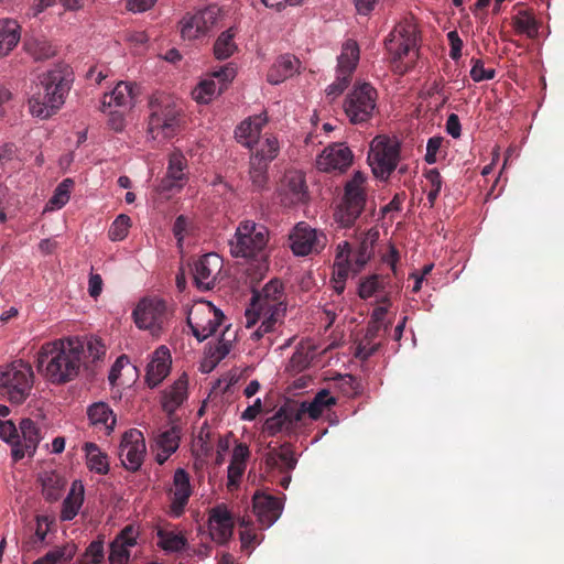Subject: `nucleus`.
I'll list each match as a JSON object with an SVG mask.
<instances>
[{
	"instance_id": "1",
	"label": "nucleus",
	"mask_w": 564,
	"mask_h": 564,
	"mask_svg": "<svg viewBox=\"0 0 564 564\" xmlns=\"http://www.w3.org/2000/svg\"><path fill=\"white\" fill-rule=\"evenodd\" d=\"M83 347L78 337L45 343L37 352V370L53 384L74 380L82 367Z\"/></svg>"
},
{
	"instance_id": "2",
	"label": "nucleus",
	"mask_w": 564,
	"mask_h": 564,
	"mask_svg": "<svg viewBox=\"0 0 564 564\" xmlns=\"http://www.w3.org/2000/svg\"><path fill=\"white\" fill-rule=\"evenodd\" d=\"M286 312V295L283 283L279 279L270 280L261 291H253L250 307L247 308L246 327L251 328L261 319V325L252 334L260 339L264 334L274 329Z\"/></svg>"
},
{
	"instance_id": "3",
	"label": "nucleus",
	"mask_w": 564,
	"mask_h": 564,
	"mask_svg": "<svg viewBox=\"0 0 564 564\" xmlns=\"http://www.w3.org/2000/svg\"><path fill=\"white\" fill-rule=\"evenodd\" d=\"M69 74L66 69L54 68L40 77L37 91L29 99V110L33 117L48 119L65 102L70 88Z\"/></svg>"
},
{
	"instance_id": "4",
	"label": "nucleus",
	"mask_w": 564,
	"mask_h": 564,
	"mask_svg": "<svg viewBox=\"0 0 564 564\" xmlns=\"http://www.w3.org/2000/svg\"><path fill=\"white\" fill-rule=\"evenodd\" d=\"M270 232L267 226L253 220H243L236 228L229 241L230 253L235 258H245L258 262L259 270H268V243Z\"/></svg>"
},
{
	"instance_id": "5",
	"label": "nucleus",
	"mask_w": 564,
	"mask_h": 564,
	"mask_svg": "<svg viewBox=\"0 0 564 564\" xmlns=\"http://www.w3.org/2000/svg\"><path fill=\"white\" fill-rule=\"evenodd\" d=\"M394 72L406 73L417 56V29L410 20L398 23L384 41Z\"/></svg>"
},
{
	"instance_id": "6",
	"label": "nucleus",
	"mask_w": 564,
	"mask_h": 564,
	"mask_svg": "<svg viewBox=\"0 0 564 564\" xmlns=\"http://www.w3.org/2000/svg\"><path fill=\"white\" fill-rule=\"evenodd\" d=\"M34 372L29 362L21 359L0 367V395L14 404L23 403L31 394Z\"/></svg>"
},
{
	"instance_id": "7",
	"label": "nucleus",
	"mask_w": 564,
	"mask_h": 564,
	"mask_svg": "<svg viewBox=\"0 0 564 564\" xmlns=\"http://www.w3.org/2000/svg\"><path fill=\"white\" fill-rule=\"evenodd\" d=\"M366 181V176L357 171L346 183L343 202L335 214L336 220L341 227H352L365 209L367 200Z\"/></svg>"
},
{
	"instance_id": "8",
	"label": "nucleus",
	"mask_w": 564,
	"mask_h": 564,
	"mask_svg": "<svg viewBox=\"0 0 564 564\" xmlns=\"http://www.w3.org/2000/svg\"><path fill=\"white\" fill-rule=\"evenodd\" d=\"M264 478L270 482H278L282 488L288 489L291 482V473L295 469L297 458L290 443L279 447L268 446L263 455Z\"/></svg>"
},
{
	"instance_id": "9",
	"label": "nucleus",
	"mask_w": 564,
	"mask_h": 564,
	"mask_svg": "<svg viewBox=\"0 0 564 564\" xmlns=\"http://www.w3.org/2000/svg\"><path fill=\"white\" fill-rule=\"evenodd\" d=\"M378 93L369 83H356L345 98L344 110L352 124L368 122L377 108Z\"/></svg>"
},
{
	"instance_id": "10",
	"label": "nucleus",
	"mask_w": 564,
	"mask_h": 564,
	"mask_svg": "<svg viewBox=\"0 0 564 564\" xmlns=\"http://www.w3.org/2000/svg\"><path fill=\"white\" fill-rule=\"evenodd\" d=\"M150 107L148 133L154 140L173 138L180 128L181 109L169 98L151 101Z\"/></svg>"
},
{
	"instance_id": "11",
	"label": "nucleus",
	"mask_w": 564,
	"mask_h": 564,
	"mask_svg": "<svg viewBox=\"0 0 564 564\" xmlns=\"http://www.w3.org/2000/svg\"><path fill=\"white\" fill-rule=\"evenodd\" d=\"M400 158V145L387 137H377L372 140L368 161L377 177L388 178L395 170Z\"/></svg>"
},
{
	"instance_id": "12",
	"label": "nucleus",
	"mask_w": 564,
	"mask_h": 564,
	"mask_svg": "<svg viewBox=\"0 0 564 564\" xmlns=\"http://www.w3.org/2000/svg\"><path fill=\"white\" fill-rule=\"evenodd\" d=\"M360 50L354 40H347L338 56L337 78L326 88V96L334 100L340 96L350 83L351 75L359 62Z\"/></svg>"
},
{
	"instance_id": "13",
	"label": "nucleus",
	"mask_w": 564,
	"mask_h": 564,
	"mask_svg": "<svg viewBox=\"0 0 564 564\" xmlns=\"http://www.w3.org/2000/svg\"><path fill=\"white\" fill-rule=\"evenodd\" d=\"M223 319L224 314L210 302H200L194 305L187 315V324L199 341L214 335Z\"/></svg>"
},
{
	"instance_id": "14",
	"label": "nucleus",
	"mask_w": 564,
	"mask_h": 564,
	"mask_svg": "<svg viewBox=\"0 0 564 564\" xmlns=\"http://www.w3.org/2000/svg\"><path fill=\"white\" fill-rule=\"evenodd\" d=\"M170 313L164 300L152 297L143 299L133 311L135 325L158 335L169 321Z\"/></svg>"
},
{
	"instance_id": "15",
	"label": "nucleus",
	"mask_w": 564,
	"mask_h": 564,
	"mask_svg": "<svg viewBox=\"0 0 564 564\" xmlns=\"http://www.w3.org/2000/svg\"><path fill=\"white\" fill-rule=\"evenodd\" d=\"M290 247L295 256L305 257L311 253H319L327 243V237L323 231L312 228L304 221L294 226L289 235Z\"/></svg>"
},
{
	"instance_id": "16",
	"label": "nucleus",
	"mask_w": 564,
	"mask_h": 564,
	"mask_svg": "<svg viewBox=\"0 0 564 564\" xmlns=\"http://www.w3.org/2000/svg\"><path fill=\"white\" fill-rule=\"evenodd\" d=\"M220 10L209 6L195 13H186L180 21V33L183 40H196L206 35L217 23Z\"/></svg>"
},
{
	"instance_id": "17",
	"label": "nucleus",
	"mask_w": 564,
	"mask_h": 564,
	"mask_svg": "<svg viewBox=\"0 0 564 564\" xmlns=\"http://www.w3.org/2000/svg\"><path fill=\"white\" fill-rule=\"evenodd\" d=\"M145 453V440L141 431L131 429L122 435L119 457L127 470L138 471L143 464Z\"/></svg>"
},
{
	"instance_id": "18",
	"label": "nucleus",
	"mask_w": 564,
	"mask_h": 564,
	"mask_svg": "<svg viewBox=\"0 0 564 564\" xmlns=\"http://www.w3.org/2000/svg\"><path fill=\"white\" fill-rule=\"evenodd\" d=\"M192 494L193 487L191 485L189 474L183 468H177L174 471L172 485L167 489V496L170 498L167 513L172 518L182 517L185 512Z\"/></svg>"
},
{
	"instance_id": "19",
	"label": "nucleus",
	"mask_w": 564,
	"mask_h": 564,
	"mask_svg": "<svg viewBox=\"0 0 564 564\" xmlns=\"http://www.w3.org/2000/svg\"><path fill=\"white\" fill-rule=\"evenodd\" d=\"M352 152L345 143H333L317 156L316 166L323 172H344L352 163Z\"/></svg>"
},
{
	"instance_id": "20",
	"label": "nucleus",
	"mask_w": 564,
	"mask_h": 564,
	"mask_svg": "<svg viewBox=\"0 0 564 564\" xmlns=\"http://www.w3.org/2000/svg\"><path fill=\"white\" fill-rule=\"evenodd\" d=\"M19 431L21 433L22 441L20 437L13 444V448L11 451L12 458L18 462L22 459L25 454L33 455L37 448V445L42 438L41 430L37 424L29 419H22L19 423Z\"/></svg>"
},
{
	"instance_id": "21",
	"label": "nucleus",
	"mask_w": 564,
	"mask_h": 564,
	"mask_svg": "<svg viewBox=\"0 0 564 564\" xmlns=\"http://www.w3.org/2000/svg\"><path fill=\"white\" fill-rule=\"evenodd\" d=\"M252 508L262 528L271 527L281 516L282 501L271 495L257 491L252 497Z\"/></svg>"
},
{
	"instance_id": "22",
	"label": "nucleus",
	"mask_w": 564,
	"mask_h": 564,
	"mask_svg": "<svg viewBox=\"0 0 564 564\" xmlns=\"http://www.w3.org/2000/svg\"><path fill=\"white\" fill-rule=\"evenodd\" d=\"M221 262L218 254L206 253L194 263L193 275L198 289L210 290L214 288Z\"/></svg>"
},
{
	"instance_id": "23",
	"label": "nucleus",
	"mask_w": 564,
	"mask_h": 564,
	"mask_svg": "<svg viewBox=\"0 0 564 564\" xmlns=\"http://www.w3.org/2000/svg\"><path fill=\"white\" fill-rule=\"evenodd\" d=\"M209 531L212 539L226 544L234 532V519L225 505L214 507L209 512Z\"/></svg>"
},
{
	"instance_id": "24",
	"label": "nucleus",
	"mask_w": 564,
	"mask_h": 564,
	"mask_svg": "<svg viewBox=\"0 0 564 564\" xmlns=\"http://www.w3.org/2000/svg\"><path fill=\"white\" fill-rule=\"evenodd\" d=\"M303 417V411L296 409L281 406L272 416L268 417L263 424V432L269 436L278 433H292L295 424Z\"/></svg>"
},
{
	"instance_id": "25",
	"label": "nucleus",
	"mask_w": 564,
	"mask_h": 564,
	"mask_svg": "<svg viewBox=\"0 0 564 564\" xmlns=\"http://www.w3.org/2000/svg\"><path fill=\"white\" fill-rule=\"evenodd\" d=\"M171 362V354L167 347L160 346L153 352L152 359L148 364L145 375V381L150 388L160 384L170 373Z\"/></svg>"
},
{
	"instance_id": "26",
	"label": "nucleus",
	"mask_w": 564,
	"mask_h": 564,
	"mask_svg": "<svg viewBox=\"0 0 564 564\" xmlns=\"http://www.w3.org/2000/svg\"><path fill=\"white\" fill-rule=\"evenodd\" d=\"M265 115H257L245 119L236 129L235 138L243 147L252 149L259 142L263 127L267 124Z\"/></svg>"
},
{
	"instance_id": "27",
	"label": "nucleus",
	"mask_w": 564,
	"mask_h": 564,
	"mask_svg": "<svg viewBox=\"0 0 564 564\" xmlns=\"http://www.w3.org/2000/svg\"><path fill=\"white\" fill-rule=\"evenodd\" d=\"M187 376L182 375L167 390L164 391L162 408L169 416H172L187 399Z\"/></svg>"
},
{
	"instance_id": "28",
	"label": "nucleus",
	"mask_w": 564,
	"mask_h": 564,
	"mask_svg": "<svg viewBox=\"0 0 564 564\" xmlns=\"http://www.w3.org/2000/svg\"><path fill=\"white\" fill-rule=\"evenodd\" d=\"M135 86L120 82L109 93L104 95L102 107H118L123 109H130L134 105L135 99Z\"/></svg>"
},
{
	"instance_id": "29",
	"label": "nucleus",
	"mask_w": 564,
	"mask_h": 564,
	"mask_svg": "<svg viewBox=\"0 0 564 564\" xmlns=\"http://www.w3.org/2000/svg\"><path fill=\"white\" fill-rule=\"evenodd\" d=\"M180 440L181 430L176 425L171 426L158 435L156 446L159 452L155 456V462L159 465H163L169 457L176 452L180 445Z\"/></svg>"
},
{
	"instance_id": "30",
	"label": "nucleus",
	"mask_w": 564,
	"mask_h": 564,
	"mask_svg": "<svg viewBox=\"0 0 564 564\" xmlns=\"http://www.w3.org/2000/svg\"><path fill=\"white\" fill-rule=\"evenodd\" d=\"M87 415L91 425L104 429L110 434L116 425V415L106 402H95L87 409Z\"/></svg>"
},
{
	"instance_id": "31",
	"label": "nucleus",
	"mask_w": 564,
	"mask_h": 564,
	"mask_svg": "<svg viewBox=\"0 0 564 564\" xmlns=\"http://www.w3.org/2000/svg\"><path fill=\"white\" fill-rule=\"evenodd\" d=\"M21 39V26L13 19H0V58L7 56Z\"/></svg>"
},
{
	"instance_id": "32",
	"label": "nucleus",
	"mask_w": 564,
	"mask_h": 564,
	"mask_svg": "<svg viewBox=\"0 0 564 564\" xmlns=\"http://www.w3.org/2000/svg\"><path fill=\"white\" fill-rule=\"evenodd\" d=\"M85 489L84 485L79 480H75L69 489L67 497L64 499L61 510V520L70 521L73 520L84 502Z\"/></svg>"
},
{
	"instance_id": "33",
	"label": "nucleus",
	"mask_w": 564,
	"mask_h": 564,
	"mask_svg": "<svg viewBox=\"0 0 564 564\" xmlns=\"http://www.w3.org/2000/svg\"><path fill=\"white\" fill-rule=\"evenodd\" d=\"M297 66L299 61L295 57L291 55L280 56L268 72V82L272 85L284 82L296 73Z\"/></svg>"
},
{
	"instance_id": "34",
	"label": "nucleus",
	"mask_w": 564,
	"mask_h": 564,
	"mask_svg": "<svg viewBox=\"0 0 564 564\" xmlns=\"http://www.w3.org/2000/svg\"><path fill=\"white\" fill-rule=\"evenodd\" d=\"M285 194L291 204L304 203L308 198L305 177L300 172H290L285 175Z\"/></svg>"
},
{
	"instance_id": "35",
	"label": "nucleus",
	"mask_w": 564,
	"mask_h": 564,
	"mask_svg": "<svg viewBox=\"0 0 564 564\" xmlns=\"http://www.w3.org/2000/svg\"><path fill=\"white\" fill-rule=\"evenodd\" d=\"M315 356V346L301 343L292 354L286 370L293 375L307 369Z\"/></svg>"
},
{
	"instance_id": "36",
	"label": "nucleus",
	"mask_w": 564,
	"mask_h": 564,
	"mask_svg": "<svg viewBox=\"0 0 564 564\" xmlns=\"http://www.w3.org/2000/svg\"><path fill=\"white\" fill-rule=\"evenodd\" d=\"M334 404H336V399L330 395L328 390L323 389L316 393L310 403H302L301 408L296 409V411H303V414L307 413L311 419L317 420L324 410L329 409Z\"/></svg>"
},
{
	"instance_id": "37",
	"label": "nucleus",
	"mask_w": 564,
	"mask_h": 564,
	"mask_svg": "<svg viewBox=\"0 0 564 564\" xmlns=\"http://www.w3.org/2000/svg\"><path fill=\"white\" fill-rule=\"evenodd\" d=\"M84 451L86 453V464L89 470L99 475H106L109 471V462L106 453L95 443H85Z\"/></svg>"
},
{
	"instance_id": "38",
	"label": "nucleus",
	"mask_w": 564,
	"mask_h": 564,
	"mask_svg": "<svg viewBox=\"0 0 564 564\" xmlns=\"http://www.w3.org/2000/svg\"><path fill=\"white\" fill-rule=\"evenodd\" d=\"M237 33L238 29L230 26L218 35L214 44V55L217 59H227L237 51L238 47L234 41Z\"/></svg>"
},
{
	"instance_id": "39",
	"label": "nucleus",
	"mask_w": 564,
	"mask_h": 564,
	"mask_svg": "<svg viewBox=\"0 0 564 564\" xmlns=\"http://www.w3.org/2000/svg\"><path fill=\"white\" fill-rule=\"evenodd\" d=\"M512 26L518 34H524L529 39H535L539 34L540 23L529 10H520L512 18Z\"/></svg>"
},
{
	"instance_id": "40",
	"label": "nucleus",
	"mask_w": 564,
	"mask_h": 564,
	"mask_svg": "<svg viewBox=\"0 0 564 564\" xmlns=\"http://www.w3.org/2000/svg\"><path fill=\"white\" fill-rule=\"evenodd\" d=\"M265 162H260L257 158H250L249 162V180L256 192H262L268 188L269 175Z\"/></svg>"
},
{
	"instance_id": "41",
	"label": "nucleus",
	"mask_w": 564,
	"mask_h": 564,
	"mask_svg": "<svg viewBox=\"0 0 564 564\" xmlns=\"http://www.w3.org/2000/svg\"><path fill=\"white\" fill-rule=\"evenodd\" d=\"M390 283L391 281L389 276L372 274L360 282L358 288V295L360 299L367 300L377 292L386 291V289L390 286Z\"/></svg>"
},
{
	"instance_id": "42",
	"label": "nucleus",
	"mask_w": 564,
	"mask_h": 564,
	"mask_svg": "<svg viewBox=\"0 0 564 564\" xmlns=\"http://www.w3.org/2000/svg\"><path fill=\"white\" fill-rule=\"evenodd\" d=\"M156 535L158 545L165 552H180L187 545V540L182 533L159 529Z\"/></svg>"
},
{
	"instance_id": "43",
	"label": "nucleus",
	"mask_w": 564,
	"mask_h": 564,
	"mask_svg": "<svg viewBox=\"0 0 564 564\" xmlns=\"http://www.w3.org/2000/svg\"><path fill=\"white\" fill-rule=\"evenodd\" d=\"M79 343L84 346L82 354V366L88 362H96L100 360L106 354L105 345L95 337L89 339H80Z\"/></svg>"
},
{
	"instance_id": "44",
	"label": "nucleus",
	"mask_w": 564,
	"mask_h": 564,
	"mask_svg": "<svg viewBox=\"0 0 564 564\" xmlns=\"http://www.w3.org/2000/svg\"><path fill=\"white\" fill-rule=\"evenodd\" d=\"M257 144H259V148L250 158H257L260 162H265L269 164L278 156L280 145L278 139L274 135H267L264 140H259Z\"/></svg>"
},
{
	"instance_id": "45",
	"label": "nucleus",
	"mask_w": 564,
	"mask_h": 564,
	"mask_svg": "<svg viewBox=\"0 0 564 564\" xmlns=\"http://www.w3.org/2000/svg\"><path fill=\"white\" fill-rule=\"evenodd\" d=\"M65 484V479L58 475H46L43 478V496L50 502L58 500Z\"/></svg>"
},
{
	"instance_id": "46",
	"label": "nucleus",
	"mask_w": 564,
	"mask_h": 564,
	"mask_svg": "<svg viewBox=\"0 0 564 564\" xmlns=\"http://www.w3.org/2000/svg\"><path fill=\"white\" fill-rule=\"evenodd\" d=\"M219 84L214 79H205L199 83V85L194 89L193 96L195 100L199 104H207L214 97L220 95L218 93Z\"/></svg>"
},
{
	"instance_id": "47",
	"label": "nucleus",
	"mask_w": 564,
	"mask_h": 564,
	"mask_svg": "<svg viewBox=\"0 0 564 564\" xmlns=\"http://www.w3.org/2000/svg\"><path fill=\"white\" fill-rule=\"evenodd\" d=\"M105 541L102 536L90 542L82 556L80 564H100L105 558Z\"/></svg>"
},
{
	"instance_id": "48",
	"label": "nucleus",
	"mask_w": 564,
	"mask_h": 564,
	"mask_svg": "<svg viewBox=\"0 0 564 564\" xmlns=\"http://www.w3.org/2000/svg\"><path fill=\"white\" fill-rule=\"evenodd\" d=\"M74 187V181L72 178H65L62 183L57 185L54 191L53 196L50 198L48 204L52 208H62L65 206L70 197V191Z\"/></svg>"
},
{
	"instance_id": "49",
	"label": "nucleus",
	"mask_w": 564,
	"mask_h": 564,
	"mask_svg": "<svg viewBox=\"0 0 564 564\" xmlns=\"http://www.w3.org/2000/svg\"><path fill=\"white\" fill-rule=\"evenodd\" d=\"M131 227V219L129 216L124 214H120L117 216V218L112 221L109 230H108V237L111 241H121L123 240L128 234L129 228Z\"/></svg>"
},
{
	"instance_id": "50",
	"label": "nucleus",
	"mask_w": 564,
	"mask_h": 564,
	"mask_svg": "<svg viewBox=\"0 0 564 564\" xmlns=\"http://www.w3.org/2000/svg\"><path fill=\"white\" fill-rule=\"evenodd\" d=\"M424 176L430 186L427 191V202L430 204V207H433L442 188V177L436 169L427 170L424 173Z\"/></svg>"
},
{
	"instance_id": "51",
	"label": "nucleus",
	"mask_w": 564,
	"mask_h": 564,
	"mask_svg": "<svg viewBox=\"0 0 564 564\" xmlns=\"http://www.w3.org/2000/svg\"><path fill=\"white\" fill-rule=\"evenodd\" d=\"M74 554L73 547L62 546L47 552L44 556L37 558L34 564H57L61 561L68 562Z\"/></svg>"
},
{
	"instance_id": "52",
	"label": "nucleus",
	"mask_w": 564,
	"mask_h": 564,
	"mask_svg": "<svg viewBox=\"0 0 564 564\" xmlns=\"http://www.w3.org/2000/svg\"><path fill=\"white\" fill-rule=\"evenodd\" d=\"M379 236L378 230H369L367 238L360 243L357 254L355 256L356 271L360 270L370 258L368 240L373 242Z\"/></svg>"
},
{
	"instance_id": "53",
	"label": "nucleus",
	"mask_w": 564,
	"mask_h": 564,
	"mask_svg": "<svg viewBox=\"0 0 564 564\" xmlns=\"http://www.w3.org/2000/svg\"><path fill=\"white\" fill-rule=\"evenodd\" d=\"M470 77L474 82L479 83L482 80L494 79L496 70L494 68H485L484 62L479 58L471 59Z\"/></svg>"
},
{
	"instance_id": "54",
	"label": "nucleus",
	"mask_w": 564,
	"mask_h": 564,
	"mask_svg": "<svg viewBox=\"0 0 564 564\" xmlns=\"http://www.w3.org/2000/svg\"><path fill=\"white\" fill-rule=\"evenodd\" d=\"M185 166V158L181 153H173L170 156L167 175L175 181H180L184 176Z\"/></svg>"
},
{
	"instance_id": "55",
	"label": "nucleus",
	"mask_w": 564,
	"mask_h": 564,
	"mask_svg": "<svg viewBox=\"0 0 564 564\" xmlns=\"http://www.w3.org/2000/svg\"><path fill=\"white\" fill-rule=\"evenodd\" d=\"M129 558L130 552L126 545L120 544L119 541L111 542L109 554L110 564H127Z\"/></svg>"
},
{
	"instance_id": "56",
	"label": "nucleus",
	"mask_w": 564,
	"mask_h": 564,
	"mask_svg": "<svg viewBox=\"0 0 564 564\" xmlns=\"http://www.w3.org/2000/svg\"><path fill=\"white\" fill-rule=\"evenodd\" d=\"M26 45L35 59H46L55 54V50L45 41H35L33 44L28 43Z\"/></svg>"
},
{
	"instance_id": "57",
	"label": "nucleus",
	"mask_w": 564,
	"mask_h": 564,
	"mask_svg": "<svg viewBox=\"0 0 564 564\" xmlns=\"http://www.w3.org/2000/svg\"><path fill=\"white\" fill-rule=\"evenodd\" d=\"M213 76L218 80V93H223L227 88L228 83L235 78L236 69L228 64L220 67L218 70H215Z\"/></svg>"
},
{
	"instance_id": "58",
	"label": "nucleus",
	"mask_w": 564,
	"mask_h": 564,
	"mask_svg": "<svg viewBox=\"0 0 564 564\" xmlns=\"http://www.w3.org/2000/svg\"><path fill=\"white\" fill-rule=\"evenodd\" d=\"M230 341L220 340L214 347L209 348V360L210 368L215 367L220 360H223L230 351Z\"/></svg>"
},
{
	"instance_id": "59",
	"label": "nucleus",
	"mask_w": 564,
	"mask_h": 564,
	"mask_svg": "<svg viewBox=\"0 0 564 564\" xmlns=\"http://www.w3.org/2000/svg\"><path fill=\"white\" fill-rule=\"evenodd\" d=\"M338 387L344 394L351 397L359 393L360 382L354 376L345 375L340 376Z\"/></svg>"
},
{
	"instance_id": "60",
	"label": "nucleus",
	"mask_w": 564,
	"mask_h": 564,
	"mask_svg": "<svg viewBox=\"0 0 564 564\" xmlns=\"http://www.w3.org/2000/svg\"><path fill=\"white\" fill-rule=\"evenodd\" d=\"M0 438L11 444L12 446L18 441L19 430L11 420H0Z\"/></svg>"
},
{
	"instance_id": "61",
	"label": "nucleus",
	"mask_w": 564,
	"mask_h": 564,
	"mask_svg": "<svg viewBox=\"0 0 564 564\" xmlns=\"http://www.w3.org/2000/svg\"><path fill=\"white\" fill-rule=\"evenodd\" d=\"M380 348V344H376L371 340L361 339L357 347L355 356L361 360H367L373 356Z\"/></svg>"
},
{
	"instance_id": "62",
	"label": "nucleus",
	"mask_w": 564,
	"mask_h": 564,
	"mask_svg": "<svg viewBox=\"0 0 564 564\" xmlns=\"http://www.w3.org/2000/svg\"><path fill=\"white\" fill-rule=\"evenodd\" d=\"M447 39L449 42V57L454 61H458L462 56L463 41L459 37L457 31H451L447 34Z\"/></svg>"
},
{
	"instance_id": "63",
	"label": "nucleus",
	"mask_w": 564,
	"mask_h": 564,
	"mask_svg": "<svg viewBox=\"0 0 564 564\" xmlns=\"http://www.w3.org/2000/svg\"><path fill=\"white\" fill-rule=\"evenodd\" d=\"M443 138L442 137H432L429 139L426 144V153L425 161L429 164H434L436 162V154L442 147Z\"/></svg>"
},
{
	"instance_id": "64",
	"label": "nucleus",
	"mask_w": 564,
	"mask_h": 564,
	"mask_svg": "<svg viewBox=\"0 0 564 564\" xmlns=\"http://www.w3.org/2000/svg\"><path fill=\"white\" fill-rule=\"evenodd\" d=\"M246 465L230 462L228 466V487L237 486L245 473Z\"/></svg>"
}]
</instances>
